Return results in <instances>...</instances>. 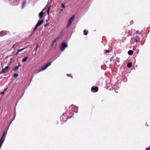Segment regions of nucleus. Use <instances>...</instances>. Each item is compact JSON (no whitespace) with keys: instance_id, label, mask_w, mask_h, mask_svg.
<instances>
[{"instance_id":"nucleus-19","label":"nucleus","mask_w":150,"mask_h":150,"mask_svg":"<svg viewBox=\"0 0 150 150\" xmlns=\"http://www.w3.org/2000/svg\"><path fill=\"white\" fill-rule=\"evenodd\" d=\"M56 42V40H54V41H53V42H52V46H53L54 45V42Z\"/></svg>"},{"instance_id":"nucleus-24","label":"nucleus","mask_w":150,"mask_h":150,"mask_svg":"<svg viewBox=\"0 0 150 150\" xmlns=\"http://www.w3.org/2000/svg\"><path fill=\"white\" fill-rule=\"evenodd\" d=\"M139 30H137V31H136V33H139Z\"/></svg>"},{"instance_id":"nucleus-27","label":"nucleus","mask_w":150,"mask_h":150,"mask_svg":"<svg viewBox=\"0 0 150 150\" xmlns=\"http://www.w3.org/2000/svg\"><path fill=\"white\" fill-rule=\"evenodd\" d=\"M135 41L136 42H139V40H137L136 39H135Z\"/></svg>"},{"instance_id":"nucleus-22","label":"nucleus","mask_w":150,"mask_h":150,"mask_svg":"<svg viewBox=\"0 0 150 150\" xmlns=\"http://www.w3.org/2000/svg\"><path fill=\"white\" fill-rule=\"evenodd\" d=\"M48 25V23H47L45 25V27H47Z\"/></svg>"},{"instance_id":"nucleus-8","label":"nucleus","mask_w":150,"mask_h":150,"mask_svg":"<svg viewBox=\"0 0 150 150\" xmlns=\"http://www.w3.org/2000/svg\"><path fill=\"white\" fill-rule=\"evenodd\" d=\"M20 63H19L18 66L15 67L13 69V70L14 71H16L18 69L19 67L20 66Z\"/></svg>"},{"instance_id":"nucleus-5","label":"nucleus","mask_w":150,"mask_h":150,"mask_svg":"<svg viewBox=\"0 0 150 150\" xmlns=\"http://www.w3.org/2000/svg\"><path fill=\"white\" fill-rule=\"evenodd\" d=\"M91 91L93 92L94 91L95 92H96L98 90V88L97 87H92L91 88Z\"/></svg>"},{"instance_id":"nucleus-16","label":"nucleus","mask_w":150,"mask_h":150,"mask_svg":"<svg viewBox=\"0 0 150 150\" xmlns=\"http://www.w3.org/2000/svg\"><path fill=\"white\" fill-rule=\"evenodd\" d=\"M18 76V74H17L16 73H15L14 74L13 76L14 77H17Z\"/></svg>"},{"instance_id":"nucleus-26","label":"nucleus","mask_w":150,"mask_h":150,"mask_svg":"<svg viewBox=\"0 0 150 150\" xmlns=\"http://www.w3.org/2000/svg\"><path fill=\"white\" fill-rule=\"evenodd\" d=\"M7 90V88H5L4 90V91H6Z\"/></svg>"},{"instance_id":"nucleus-25","label":"nucleus","mask_w":150,"mask_h":150,"mask_svg":"<svg viewBox=\"0 0 150 150\" xmlns=\"http://www.w3.org/2000/svg\"><path fill=\"white\" fill-rule=\"evenodd\" d=\"M0 93L1 94H4V92H1V93Z\"/></svg>"},{"instance_id":"nucleus-31","label":"nucleus","mask_w":150,"mask_h":150,"mask_svg":"<svg viewBox=\"0 0 150 150\" xmlns=\"http://www.w3.org/2000/svg\"><path fill=\"white\" fill-rule=\"evenodd\" d=\"M4 31H2V32H1V33H4Z\"/></svg>"},{"instance_id":"nucleus-4","label":"nucleus","mask_w":150,"mask_h":150,"mask_svg":"<svg viewBox=\"0 0 150 150\" xmlns=\"http://www.w3.org/2000/svg\"><path fill=\"white\" fill-rule=\"evenodd\" d=\"M8 68V67L7 66L5 67L4 68L2 69L0 72V74L5 73L7 72Z\"/></svg>"},{"instance_id":"nucleus-1","label":"nucleus","mask_w":150,"mask_h":150,"mask_svg":"<svg viewBox=\"0 0 150 150\" xmlns=\"http://www.w3.org/2000/svg\"><path fill=\"white\" fill-rule=\"evenodd\" d=\"M51 64V63L49 62L48 63L46 64H45V65H44L42 68L40 69L38 72L37 73H38L39 72L43 71L44 70H45Z\"/></svg>"},{"instance_id":"nucleus-32","label":"nucleus","mask_w":150,"mask_h":150,"mask_svg":"<svg viewBox=\"0 0 150 150\" xmlns=\"http://www.w3.org/2000/svg\"><path fill=\"white\" fill-rule=\"evenodd\" d=\"M67 76H69V74H67Z\"/></svg>"},{"instance_id":"nucleus-33","label":"nucleus","mask_w":150,"mask_h":150,"mask_svg":"<svg viewBox=\"0 0 150 150\" xmlns=\"http://www.w3.org/2000/svg\"><path fill=\"white\" fill-rule=\"evenodd\" d=\"M62 32L61 33V34H60L61 35V34H62Z\"/></svg>"},{"instance_id":"nucleus-30","label":"nucleus","mask_w":150,"mask_h":150,"mask_svg":"<svg viewBox=\"0 0 150 150\" xmlns=\"http://www.w3.org/2000/svg\"><path fill=\"white\" fill-rule=\"evenodd\" d=\"M61 11H63V9H61Z\"/></svg>"},{"instance_id":"nucleus-21","label":"nucleus","mask_w":150,"mask_h":150,"mask_svg":"<svg viewBox=\"0 0 150 150\" xmlns=\"http://www.w3.org/2000/svg\"><path fill=\"white\" fill-rule=\"evenodd\" d=\"M71 23H70L68 22L67 25H68L69 26H70L71 25Z\"/></svg>"},{"instance_id":"nucleus-7","label":"nucleus","mask_w":150,"mask_h":150,"mask_svg":"<svg viewBox=\"0 0 150 150\" xmlns=\"http://www.w3.org/2000/svg\"><path fill=\"white\" fill-rule=\"evenodd\" d=\"M74 16H73L69 19L68 22L71 23L74 20Z\"/></svg>"},{"instance_id":"nucleus-18","label":"nucleus","mask_w":150,"mask_h":150,"mask_svg":"<svg viewBox=\"0 0 150 150\" xmlns=\"http://www.w3.org/2000/svg\"><path fill=\"white\" fill-rule=\"evenodd\" d=\"M61 7L62 8H65V6L64 5V4H62Z\"/></svg>"},{"instance_id":"nucleus-12","label":"nucleus","mask_w":150,"mask_h":150,"mask_svg":"<svg viewBox=\"0 0 150 150\" xmlns=\"http://www.w3.org/2000/svg\"><path fill=\"white\" fill-rule=\"evenodd\" d=\"M132 63H129L127 64V66L129 68L131 67L132 66Z\"/></svg>"},{"instance_id":"nucleus-3","label":"nucleus","mask_w":150,"mask_h":150,"mask_svg":"<svg viewBox=\"0 0 150 150\" xmlns=\"http://www.w3.org/2000/svg\"><path fill=\"white\" fill-rule=\"evenodd\" d=\"M67 47V45L65 42H63L60 47V49L61 51H64L65 49Z\"/></svg>"},{"instance_id":"nucleus-20","label":"nucleus","mask_w":150,"mask_h":150,"mask_svg":"<svg viewBox=\"0 0 150 150\" xmlns=\"http://www.w3.org/2000/svg\"><path fill=\"white\" fill-rule=\"evenodd\" d=\"M38 45H37L36 47L35 48V50H37L38 49Z\"/></svg>"},{"instance_id":"nucleus-15","label":"nucleus","mask_w":150,"mask_h":150,"mask_svg":"<svg viewBox=\"0 0 150 150\" xmlns=\"http://www.w3.org/2000/svg\"><path fill=\"white\" fill-rule=\"evenodd\" d=\"M50 6L48 8V10H47V13H48V15H49V14L50 9Z\"/></svg>"},{"instance_id":"nucleus-10","label":"nucleus","mask_w":150,"mask_h":150,"mask_svg":"<svg viewBox=\"0 0 150 150\" xmlns=\"http://www.w3.org/2000/svg\"><path fill=\"white\" fill-rule=\"evenodd\" d=\"M27 48V47H25V48H23L21 49H20L18 50V51L17 52V53L16 54H17L19 52L25 50V49H26Z\"/></svg>"},{"instance_id":"nucleus-29","label":"nucleus","mask_w":150,"mask_h":150,"mask_svg":"<svg viewBox=\"0 0 150 150\" xmlns=\"http://www.w3.org/2000/svg\"><path fill=\"white\" fill-rule=\"evenodd\" d=\"M149 148H147L146 150H149Z\"/></svg>"},{"instance_id":"nucleus-11","label":"nucleus","mask_w":150,"mask_h":150,"mask_svg":"<svg viewBox=\"0 0 150 150\" xmlns=\"http://www.w3.org/2000/svg\"><path fill=\"white\" fill-rule=\"evenodd\" d=\"M28 56H26L23 59V60H22V61L23 62H25L26 61L27 59H28Z\"/></svg>"},{"instance_id":"nucleus-23","label":"nucleus","mask_w":150,"mask_h":150,"mask_svg":"<svg viewBox=\"0 0 150 150\" xmlns=\"http://www.w3.org/2000/svg\"><path fill=\"white\" fill-rule=\"evenodd\" d=\"M109 52H110V50H106V53Z\"/></svg>"},{"instance_id":"nucleus-28","label":"nucleus","mask_w":150,"mask_h":150,"mask_svg":"<svg viewBox=\"0 0 150 150\" xmlns=\"http://www.w3.org/2000/svg\"><path fill=\"white\" fill-rule=\"evenodd\" d=\"M70 26L69 25H67V28H69V26Z\"/></svg>"},{"instance_id":"nucleus-6","label":"nucleus","mask_w":150,"mask_h":150,"mask_svg":"<svg viewBox=\"0 0 150 150\" xmlns=\"http://www.w3.org/2000/svg\"><path fill=\"white\" fill-rule=\"evenodd\" d=\"M44 9H43L42 11H41L39 14V16L40 19L44 15L43 11Z\"/></svg>"},{"instance_id":"nucleus-17","label":"nucleus","mask_w":150,"mask_h":150,"mask_svg":"<svg viewBox=\"0 0 150 150\" xmlns=\"http://www.w3.org/2000/svg\"><path fill=\"white\" fill-rule=\"evenodd\" d=\"M83 32L84 33V34L85 35H87V32L86 30H84Z\"/></svg>"},{"instance_id":"nucleus-14","label":"nucleus","mask_w":150,"mask_h":150,"mask_svg":"<svg viewBox=\"0 0 150 150\" xmlns=\"http://www.w3.org/2000/svg\"><path fill=\"white\" fill-rule=\"evenodd\" d=\"M62 36V35L61 36H59L56 39H55L54 40H56V41L59 40Z\"/></svg>"},{"instance_id":"nucleus-2","label":"nucleus","mask_w":150,"mask_h":150,"mask_svg":"<svg viewBox=\"0 0 150 150\" xmlns=\"http://www.w3.org/2000/svg\"><path fill=\"white\" fill-rule=\"evenodd\" d=\"M43 21H44L43 20L39 21L35 27L34 30V31L35 30L38 26L41 25L43 23Z\"/></svg>"},{"instance_id":"nucleus-9","label":"nucleus","mask_w":150,"mask_h":150,"mask_svg":"<svg viewBox=\"0 0 150 150\" xmlns=\"http://www.w3.org/2000/svg\"><path fill=\"white\" fill-rule=\"evenodd\" d=\"M133 53V51L132 50H130L128 52V54L130 55H132Z\"/></svg>"},{"instance_id":"nucleus-13","label":"nucleus","mask_w":150,"mask_h":150,"mask_svg":"<svg viewBox=\"0 0 150 150\" xmlns=\"http://www.w3.org/2000/svg\"><path fill=\"white\" fill-rule=\"evenodd\" d=\"M26 3V1H25L23 2V3L22 6V8H23L24 7Z\"/></svg>"}]
</instances>
